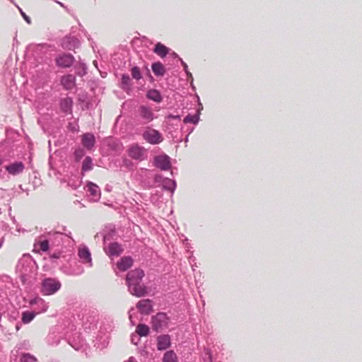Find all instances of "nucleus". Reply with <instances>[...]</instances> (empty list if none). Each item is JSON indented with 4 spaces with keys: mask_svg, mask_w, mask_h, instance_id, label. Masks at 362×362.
I'll use <instances>...</instances> for the list:
<instances>
[{
    "mask_svg": "<svg viewBox=\"0 0 362 362\" xmlns=\"http://www.w3.org/2000/svg\"><path fill=\"white\" fill-rule=\"evenodd\" d=\"M61 283L52 278H47L42 282L41 292L46 296L52 295L59 291Z\"/></svg>",
    "mask_w": 362,
    "mask_h": 362,
    "instance_id": "obj_1",
    "label": "nucleus"
},
{
    "mask_svg": "<svg viewBox=\"0 0 362 362\" xmlns=\"http://www.w3.org/2000/svg\"><path fill=\"white\" fill-rule=\"evenodd\" d=\"M143 138L151 144H157L163 141L162 134L158 130L150 127L144 132Z\"/></svg>",
    "mask_w": 362,
    "mask_h": 362,
    "instance_id": "obj_2",
    "label": "nucleus"
},
{
    "mask_svg": "<svg viewBox=\"0 0 362 362\" xmlns=\"http://www.w3.org/2000/svg\"><path fill=\"white\" fill-rule=\"evenodd\" d=\"M146 150L137 144L131 145L128 148V155L132 159L143 160L146 158Z\"/></svg>",
    "mask_w": 362,
    "mask_h": 362,
    "instance_id": "obj_3",
    "label": "nucleus"
},
{
    "mask_svg": "<svg viewBox=\"0 0 362 362\" xmlns=\"http://www.w3.org/2000/svg\"><path fill=\"white\" fill-rule=\"evenodd\" d=\"M168 318L165 313H159L151 318L152 327L153 329L158 331L163 329L168 325Z\"/></svg>",
    "mask_w": 362,
    "mask_h": 362,
    "instance_id": "obj_4",
    "label": "nucleus"
},
{
    "mask_svg": "<svg viewBox=\"0 0 362 362\" xmlns=\"http://www.w3.org/2000/svg\"><path fill=\"white\" fill-rule=\"evenodd\" d=\"M144 276V272L140 269H136L128 272L127 274V282L128 285L140 283Z\"/></svg>",
    "mask_w": 362,
    "mask_h": 362,
    "instance_id": "obj_5",
    "label": "nucleus"
},
{
    "mask_svg": "<svg viewBox=\"0 0 362 362\" xmlns=\"http://www.w3.org/2000/svg\"><path fill=\"white\" fill-rule=\"evenodd\" d=\"M55 62L58 66L68 68L73 64L74 57L71 54H62L56 58Z\"/></svg>",
    "mask_w": 362,
    "mask_h": 362,
    "instance_id": "obj_6",
    "label": "nucleus"
},
{
    "mask_svg": "<svg viewBox=\"0 0 362 362\" xmlns=\"http://www.w3.org/2000/svg\"><path fill=\"white\" fill-rule=\"evenodd\" d=\"M136 308L141 314L148 315L153 311L152 300L150 299L140 300L136 304Z\"/></svg>",
    "mask_w": 362,
    "mask_h": 362,
    "instance_id": "obj_7",
    "label": "nucleus"
},
{
    "mask_svg": "<svg viewBox=\"0 0 362 362\" xmlns=\"http://www.w3.org/2000/svg\"><path fill=\"white\" fill-rule=\"evenodd\" d=\"M128 286L131 293L137 297L144 296L147 293L146 286L140 283H136Z\"/></svg>",
    "mask_w": 362,
    "mask_h": 362,
    "instance_id": "obj_8",
    "label": "nucleus"
},
{
    "mask_svg": "<svg viewBox=\"0 0 362 362\" xmlns=\"http://www.w3.org/2000/svg\"><path fill=\"white\" fill-rule=\"evenodd\" d=\"M155 163L162 170H167L170 168V158L166 155L156 157Z\"/></svg>",
    "mask_w": 362,
    "mask_h": 362,
    "instance_id": "obj_9",
    "label": "nucleus"
},
{
    "mask_svg": "<svg viewBox=\"0 0 362 362\" xmlns=\"http://www.w3.org/2000/svg\"><path fill=\"white\" fill-rule=\"evenodd\" d=\"M82 145L87 149L90 150L94 146L95 139L93 134L86 133L82 135Z\"/></svg>",
    "mask_w": 362,
    "mask_h": 362,
    "instance_id": "obj_10",
    "label": "nucleus"
},
{
    "mask_svg": "<svg viewBox=\"0 0 362 362\" xmlns=\"http://www.w3.org/2000/svg\"><path fill=\"white\" fill-rule=\"evenodd\" d=\"M24 168V165L22 162H15L5 167L6 170L13 175L22 173Z\"/></svg>",
    "mask_w": 362,
    "mask_h": 362,
    "instance_id": "obj_11",
    "label": "nucleus"
},
{
    "mask_svg": "<svg viewBox=\"0 0 362 362\" xmlns=\"http://www.w3.org/2000/svg\"><path fill=\"white\" fill-rule=\"evenodd\" d=\"M139 115L146 122H150L154 119L153 112L151 108L142 105L139 107Z\"/></svg>",
    "mask_w": 362,
    "mask_h": 362,
    "instance_id": "obj_12",
    "label": "nucleus"
},
{
    "mask_svg": "<svg viewBox=\"0 0 362 362\" xmlns=\"http://www.w3.org/2000/svg\"><path fill=\"white\" fill-rule=\"evenodd\" d=\"M132 264L133 259L131 257H123L117 263V268L122 272L127 270Z\"/></svg>",
    "mask_w": 362,
    "mask_h": 362,
    "instance_id": "obj_13",
    "label": "nucleus"
},
{
    "mask_svg": "<svg viewBox=\"0 0 362 362\" xmlns=\"http://www.w3.org/2000/svg\"><path fill=\"white\" fill-rule=\"evenodd\" d=\"M76 78L72 74L64 76L61 79L62 85L68 90L72 89L75 86Z\"/></svg>",
    "mask_w": 362,
    "mask_h": 362,
    "instance_id": "obj_14",
    "label": "nucleus"
},
{
    "mask_svg": "<svg viewBox=\"0 0 362 362\" xmlns=\"http://www.w3.org/2000/svg\"><path fill=\"white\" fill-rule=\"evenodd\" d=\"M170 345V339L168 335H160L157 339V347L158 350H165Z\"/></svg>",
    "mask_w": 362,
    "mask_h": 362,
    "instance_id": "obj_15",
    "label": "nucleus"
},
{
    "mask_svg": "<svg viewBox=\"0 0 362 362\" xmlns=\"http://www.w3.org/2000/svg\"><path fill=\"white\" fill-rule=\"evenodd\" d=\"M122 251L123 249L119 244L112 243L108 245L107 253L110 256H119Z\"/></svg>",
    "mask_w": 362,
    "mask_h": 362,
    "instance_id": "obj_16",
    "label": "nucleus"
},
{
    "mask_svg": "<svg viewBox=\"0 0 362 362\" xmlns=\"http://www.w3.org/2000/svg\"><path fill=\"white\" fill-rule=\"evenodd\" d=\"M78 256L83 263L91 262V255L88 247H80L78 249Z\"/></svg>",
    "mask_w": 362,
    "mask_h": 362,
    "instance_id": "obj_17",
    "label": "nucleus"
},
{
    "mask_svg": "<svg viewBox=\"0 0 362 362\" xmlns=\"http://www.w3.org/2000/svg\"><path fill=\"white\" fill-rule=\"evenodd\" d=\"M169 49L160 42H158L153 49V52L160 57H165Z\"/></svg>",
    "mask_w": 362,
    "mask_h": 362,
    "instance_id": "obj_18",
    "label": "nucleus"
},
{
    "mask_svg": "<svg viewBox=\"0 0 362 362\" xmlns=\"http://www.w3.org/2000/svg\"><path fill=\"white\" fill-rule=\"evenodd\" d=\"M72 105V100L69 98H66L61 100L60 107L63 112L68 113L71 112Z\"/></svg>",
    "mask_w": 362,
    "mask_h": 362,
    "instance_id": "obj_19",
    "label": "nucleus"
},
{
    "mask_svg": "<svg viewBox=\"0 0 362 362\" xmlns=\"http://www.w3.org/2000/svg\"><path fill=\"white\" fill-rule=\"evenodd\" d=\"M152 70L155 75L162 76L165 74V67L160 62H156L153 64Z\"/></svg>",
    "mask_w": 362,
    "mask_h": 362,
    "instance_id": "obj_20",
    "label": "nucleus"
},
{
    "mask_svg": "<svg viewBox=\"0 0 362 362\" xmlns=\"http://www.w3.org/2000/svg\"><path fill=\"white\" fill-rule=\"evenodd\" d=\"M146 95L148 99L152 100L156 103H160L162 100L160 93L155 89L148 90Z\"/></svg>",
    "mask_w": 362,
    "mask_h": 362,
    "instance_id": "obj_21",
    "label": "nucleus"
},
{
    "mask_svg": "<svg viewBox=\"0 0 362 362\" xmlns=\"http://www.w3.org/2000/svg\"><path fill=\"white\" fill-rule=\"evenodd\" d=\"M88 191L93 197H98L100 196V190L99 187L92 182H90L87 185Z\"/></svg>",
    "mask_w": 362,
    "mask_h": 362,
    "instance_id": "obj_22",
    "label": "nucleus"
},
{
    "mask_svg": "<svg viewBox=\"0 0 362 362\" xmlns=\"http://www.w3.org/2000/svg\"><path fill=\"white\" fill-rule=\"evenodd\" d=\"M136 333L141 336V337H146L148 334L149 333V328L147 325H144V324H139L138 325V326L136 327Z\"/></svg>",
    "mask_w": 362,
    "mask_h": 362,
    "instance_id": "obj_23",
    "label": "nucleus"
},
{
    "mask_svg": "<svg viewBox=\"0 0 362 362\" xmlns=\"http://www.w3.org/2000/svg\"><path fill=\"white\" fill-rule=\"evenodd\" d=\"M163 362H177V356L175 352L167 351L163 356Z\"/></svg>",
    "mask_w": 362,
    "mask_h": 362,
    "instance_id": "obj_24",
    "label": "nucleus"
},
{
    "mask_svg": "<svg viewBox=\"0 0 362 362\" xmlns=\"http://www.w3.org/2000/svg\"><path fill=\"white\" fill-rule=\"evenodd\" d=\"M92 169H93L92 159L90 157L87 156L83 161L81 170L83 172H86V171H89Z\"/></svg>",
    "mask_w": 362,
    "mask_h": 362,
    "instance_id": "obj_25",
    "label": "nucleus"
},
{
    "mask_svg": "<svg viewBox=\"0 0 362 362\" xmlns=\"http://www.w3.org/2000/svg\"><path fill=\"white\" fill-rule=\"evenodd\" d=\"M35 315L30 312H24L22 315V321L24 324L30 322L35 317Z\"/></svg>",
    "mask_w": 362,
    "mask_h": 362,
    "instance_id": "obj_26",
    "label": "nucleus"
},
{
    "mask_svg": "<svg viewBox=\"0 0 362 362\" xmlns=\"http://www.w3.org/2000/svg\"><path fill=\"white\" fill-rule=\"evenodd\" d=\"M199 120V117L197 115H188L184 118V122L187 123H192V124H197Z\"/></svg>",
    "mask_w": 362,
    "mask_h": 362,
    "instance_id": "obj_27",
    "label": "nucleus"
},
{
    "mask_svg": "<svg viewBox=\"0 0 362 362\" xmlns=\"http://www.w3.org/2000/svg\"><path fill=\"white\" fill-rule=\"evenodd\" d=\"M37 359L30 354H23L21 358V362H36Z\"/></svg>",
    "mask_w": 362,
    "mask_h": 362,
    "instance_id": "obj_28",
    "label": "nucleus"
},
{
    "mask_svg": "<svg viewBox=\"0 0 362 362\" xmlns=\"http://www.w3.org/2000/svg\"><path fill=\"white\" fill-rule=\"evenodd\" d=\"M132 76L134 78L139 80L141 78V74L139 68L134 66L132 69Z\"/></svg>",
    "mask_w": 362,
    "mask_h": 362,
    "instance_id": "obj_29",
    "label": "nucleus"
},
{
    "mask_svg": "<svg viewBox=\"0 0 362 362\" xmlns=\"http://www.w3.org/2000/svg\"><path fill=\"white\" fill-rule=\"evenodd\" d=\"M39 249L41 251L46 252L49 249V243L47 240H43L39 243Z\"/></svg>",
    "mask_w": 362,
    "mask_h": 362,
    "instance_id": "obj_30",
    "label": "nucleus"
},
{
    "mask_svg": "<svg viewBox=\"0 0 362 362\" xmlns=\"http://www.w3.org/2000/svg\"><path fill=\"white\" fill-rule=\"evenodd\" d=\"M84 156V151L82 148H78L74 152V156L77 161L80 160Z\"/></svg>",
    "mask_w": 362,
    "mask_h": 362,
    "instance_id": "obj_31",
    "label": "nucleus"
},
{
    "mask_svg": "<svg viewBox=\"0 0 362 362\" xmlns=\"http://www.w3.org/2000/svg\"><path fill=\"white\" fill-rule=\"evenodd\" d=\"M21 13L27 23H31L30 18L24 12L21 11Z\"/></svg>",
    "mask_w": 362,
    "mask_h": 362,
    "instance_id": "obj_32",
    "label": "nucleus"
},
{
    "mask_svg": "<svg viewBox=\"0 0 362 362\" xmlns=\"http://www.w3.org/2000/svg\"><path fill=\"white\" fill-rule=\"evenodd\" d=\"M112 144H113V147L115 148V149H119L120 148V144H119L118 142H116L115 141H112Z\"/></svg>",
    "mask_w": 362,
    "mask_h": 362,
    "instance_id": "obj_33",
    "label": "nucleus"
},
{
    "mask_svg": "<svg viewBox=\"0 0 362 362\" xmlns=\"http://www.w3.org/2000/svg\"><path fill=\"white\" fill-rule=\"evenodd\" d=\"M127 362H136L134 358H130Z\"/></svg>",
    "mask_w": 362,
    "mask_h": 362,
    "instance_id": "obj_34",
    "label": "nucleus"
},
{
    "mask_svg": "<svg viewBox=\"0 0 362 362\" xmlns=\"http://www.w3.org/2000/svg\"><path fill=\"white\" fill-rule=\"evenodd\" d=\"M1 163H2V161H1V160L0 159V165H1Z\"/></svg>",
    "mask_w": 362,
    "mask_h": 362,
    "instance_id": "obj_35",
    "label": "nucleus"
}]
</instances>
